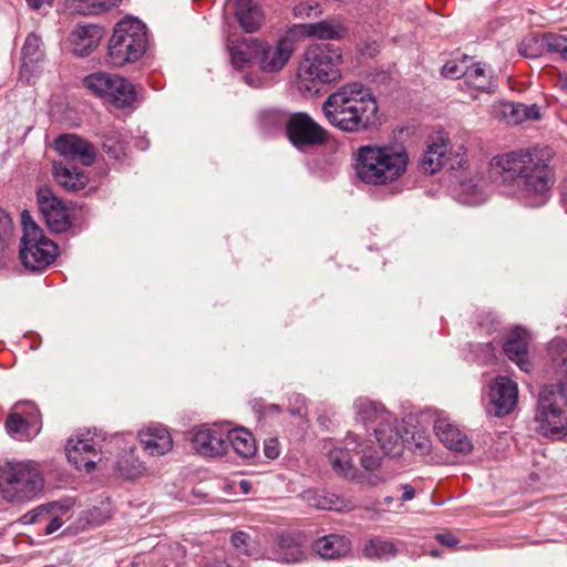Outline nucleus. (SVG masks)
Instances as JSON below:
<instances>
[{
    "label": "nucleus",
    "instance_id": "obj_48",
    "mask_svg": "<svg viewBox=\"0 0 567 567\" xmlns=\"http://www.w3.org/2000/svg\"><path fill=\"white\" fill-rule=\"evenodd\" d=\"M405 447L419 455H426L431 451V440L421 432L413 433L405 439Z\"/></svg>",
    "mask_w": 567,
    "mask_h": 567
},
{
    "label": "nucleus",
    "instance_id": "obj_31",
    "mask_svg": "<svg viewBox=\"0 0 567 567\" xmlns=\"http://www.w3.org/2000/svg\"><path fill=\"white\" fill-rule=\"evenodd\" d=\"M313 550L323 559H339L350 553L351 543L346 536L330 534L317 539Z\"/></svg>",
    "mask_w": 567,
    "mask_h": 567
},
{
    "label": "nucleus",
    "instance_id": "obj_61",
    "mask_svg": "<svg viewBox=\"0 0 567 567\" xmlns=\"http://www.w3.org/2000/svg\"><path fill=\"white\" fill-rule=\"evenodd\" d=\"M485 347H486L488 350H491V351H492V343H491V342H487V343L485 344Z\"/></svg>",
    "mask_w": 567,
    "mask_h": 567
},
{
    "label": "nucleus",
    "instance_id": "obj_51",
    "mask_svg": "<svg viewBox=\"0 0 567 567\" xmlns=\"http://www.w3.org/2000/svg\"><path fill=\"white\" fill-rule=\"evenodd\" d=\"M462 188L463 192L473 196L472 199H468V204L476 205L484 200L482 187L478 184L473 183L472 181L464 182L462 183Z\"/></svg>",
    "mask_w": 567,
    "mask_h": 567
},
{
    "label": "nucleus",
    "instance_id": "obj_11",
    "mask_svg": "<svg viewBox=\"0 0 567 567\" xmlns=\"http://www.w3.org/2000/svg\"><path fill=\"white\" fill-rule=\"evenodd\" d=\"M466 162V150L458 145L455 150L450 148L449 138L439 134L433 136L427 144L426 151L420 161V167L429 174H434L443 166L451 169L462 167Z\"/></svg>",
    "mask_w": 567,
    "mask_h": 567
},
{
    "label": "nucleus",
    "instance_id": "obj_49",
    "mask_svg": "<svg viewBox=\"0 0 567 567\" xmlns=\"http://www.w3.org/2000/svg\"><path fill=\"white\" fill-rule=\"evenodd\" d=\"M12 231V220L10 216L0 208V266L3 264L4 248Z\"/></svg>",
    "mask_w": 567,
    "mask_h": 567
},
{
    "label": "nucleus",
    "instance_id": "obj_20",
    "mask_svg": "<svg viewBox=\"0 0 567 567\" xmlns=\"http://www.w3.org/2000/svg\"><path fill=\"white\" fill-rule=\"evenodd\" d=\"M143 451L150 456H163L172 451L173 437L166 426L151 423L137 433Z\"/></svg>",
    "mask_w": 567,
    "mask_h": 567
},
{
    "label": "nucleus",
    "instance_id": "obj_16",
    "mask_svg": "<svg viewBox=\"0 0 567 567\" xmlns=\"http://www.w3.org/2000/svg\"><path fill=\"white\" fill-rule=\"evenodd\" d=\"M190 442L193 449L206 457H218L228 452L227 429L218 425L195 427Z\"/></svg>",
    "mask_w": 567,
    "mask_h": 567
},
{
    "label": "nucleus",
    "instance_id": "obj_27",
    "mask_svg": "<svg viewBox=\"0 0 567 567\" xmlns=\"http://www.w3.org/2000/svg\"><path fill=\"white\" fill-rule=\"evenodd\" d=\"M101 38V29L97 25H79L70 34V48L75 55L86 56L97 48Z\"/></svg>",
    "mask_w": 567,
    "mask_h": 567
},
{
    "label": "nucleus",
    "instance_id": "obj_7",
    "mask_svg": "<svg viewBox=\"0 0 567 567\" xmlns=\"http://www.w3.org/2000/svg\"><path fill=\"white\" fill-rule=\"evenodd\" d=\"M148 48L146 25L137 18L127 16L120 20L109 40L107 61L123 66L140 60Z\"/></svg>",
    "mask_w": 567,
    "mask_h": 567
},
{
    "label": "nucleus",
    "instance_id": "obj_6",
    "mask_svg": "<svg viewBox=\"0 0 567 567\" xmlns=\"http://www.w3.org/2000/svg\"><path fill=\"white\" fill-rule=\"evenodd\" d=\"M44 476L39 463L31 460L9 461L0 465V495L12 504L28 503L39 497Z\"/></svg>",
    "mask_w": 567,
    "mask_h": 567
},
{
    "label": "nucleus",
    "instance_id": "obj_41",
    "mask_svg": "<svg viewBox=\"0 0 567 567\" xmlns=\"http://www.w3.org/2000/svg\"><path fill=\"white\" fill-rule=\"evenodd\" d=\"M113 78L114 74L111 73L95 72L84 79V85L92 93L103 99L107 94L110 85L112 86Z\"/></svg>",
    "mask_w": 567,
    "mask_h": 567
},
{
    "label": "nucleus",
    "instance_id": "obj_46",
    "mask_svg": "<svg viewBox=\"0 0 567 567\" xmlns=\"http://www.w3.org/2000/svg\"><path fill=\"white\" fill-rule=\"evenodd\" d=\"M546 50L550 53L558 54L563 60L567 61V37L556 33L545 34Z\"/></svg>",
    "mask_w": 567,
    "mask_h": 567
},
{
    "label": "nucleus",
    "instance_id": "obj_2",
    "mask_svg": "<svg viewBox=\"0 0 567 567\" xmlns=\"http://www.w3.org/2000/svg\"><path fill=\"white\" fill-rule=\"evenodd\" d=\"M548 357L556 383L542 389L537 420L545 435L560 437L567 433V342L553 339Z\"/></svg>",
    "mask_w": 567,
    "mask_h": 567
},
{
    "label": "nucleus",
    "instance_id": "obj_38",
    "mask_svg": "<svg viewBox=\"0 0 567 567\" xmlns=\"http://www.w3.org/2000/svg\"><path fill=\"white\" fill-rule=\"evenodd\" d=\"M464 82L480 91H489L494 85L491 71L485 65L473 62L472 59L467 64Z\"/></svg>",
    "mask_w": 567,
    "mask_h": 567
},
{
    "label": "nucleus",
    "instance_id": "obj_3",
    "mask_svg": "<svg viewBox=\"0 0 567 567\" xmlns=\"http://www.w3.org/2000/svg\"><path fill=\"white\" fill-rule=\"evenodd\" d=\"M327 120L344 132H358L378 124L374 96L360 83L342 86L322 105Z\"/></svg>",
    "mask_w": 567,
    "mask_h": 567
},
{
    "label": "nucleus",
    "instance_id": "obj_5",
    "mask_svg": "<svg viewBox=\"0 0 567 567\" xmlns=\"http://www.w3.org/2000/svg\"><path fill=\"white\" fill-rule=\"evenodd\" d=\"M341 51L332 44L317 43L309 45L299 65L298 87L302 92L317 93L321 84L337 82L341 79Z\"/></svg>",
    "mask_w": 567,
    "mask_h": 567
},
{
    "label": "nucleus",
    "instance_id": "obj_42",
    "mask_svg": "<svg viewBox=\"0 0 567 567\" xmlns=\"http://www.w3.org/2000/svg\"><path fill=\"white\" fill-rule=\"evenodd\" d=\"M545 48V34L542 38L527 35L520 41L518 52L524 58L536 59L543 55Z\"/></svg>",
    "mask_w": 567,
    "mask_h": 567
},
{
    "label": "nucleus",
    "instance_id": "obj_44",
    "mask_svg": "<svg viewBox=\"0 0 567 567\" xmlns=\"http://www.w3.org/2000/svg\"><path fill=\"white\" fill-rule=\"evenodd\" d=\"M118 132H111L103 142V150L110 157L120 159L126 154V146Z\"/></svg>",
    "mask_w": 567,
    "mask_h": 567
},
{
    "label": "nucleus",
    "instance_id": "obj_19",
    "mask_svg": "<svg viewBox=\"0 0 567 567\" xmlns=\"http://www.w3.org/2000/svg\"><path fill=\"white\" fill-rule=\"evenodd\" d=\"M71 504L66 502H52L40 505L25 513L21 520L23 524H43L44 534L51 535L63 525V516L70 511Z\"/></svg>",
    "mask_w": 567,
    "mask_h": 567
},
{
    "label": "nucleus",
    "instance_id": "obj_29",
    "mask_svg": "<svg viewBox=\"0 0 567 567\" xmlns=\"http://www.w3.org/2000/svg\"><path fill=\"white\" fill-rule=\"evenodd\" d=\"M504 352L522 371L528 372L532 369V363L528 359L526 330L515 328L504 343Z\"/></svg>",
    "mask_w": 567,
    "mask_h": 567
},
{
    "label": "nucleus",
    "instance_id": "obj_14",
    "mask_svg": "<svg viewBox=\"0 0 567 567\" xmlns=\"http://www.w3.org/2000/svg\"><path fill=\"white\" fill-rule=\"evenodd\" d=\"M97 443L90 432L76 434L68 440L65 452L70 463L78 470L92 472L102 457L96 450Z\"/></svg>",
    "mask_w": 567,
    "mask_h": 567
},
{
    "label": "nucleus",
    "instance_id": "obj_4",
    "mask_svg": "<svg viewBox=\"0 0 567 567\" xmlns=\"http://www.w3.org/2000/svg\"><path fill=\"white\" fill-rule=\"evenodd\" d=\"M409 155L402 144L363 145L355 152V173L368 185L391 184L402 177Z\"/></svg>",
    "mask_w": 567,
    "mask_h": 567
},
{
    "label": "nucleus",
    "instance_id": "obj_53",
    "mask_svg": "<svg viewBox=\"0 0 567 567\" xmlns=\"http://www.w3.org/2000/svg\"><path fill=\"white\" fill-rule=\"evenodd\" d=\"M264 453L267 458L275 460L279 456V443L277 439H268L264 444Z\"/></svg>",
    "mask_w": 567,
    "mask_h": 567
},
{
    "label": "nucleus",
    "instance_id": "obj_32",
    "mask_svg": "<svg viewBox=\"0 0 567 567\" xmlns=\"http://www.w3.org/2000/svg\"><path fill=\"white\" fill-rule=\"evenodd\" d=\"M235 16L246 32L257 31L264 21L262 9L255 0H235Z\"/></svg>",
    "mask_w": 567,
    "mask_h": 567
},
{
    "label": "nucleus",
    "instance_id": "obj_25",
    "mask_svg": "<svg viewBox=\"0 0 567 567\" xmlns=\"http://www.w3.org/2000/svg\"><path fill=\"white\" fill-rule=\"evenodd\" d=\"M300 34L319 40H340L347 34V27L339 18L326 19L316 23L296 25Z\"/></svg>",
    "mask_w": 567,
    "mask_h": 567
},
{
    "label": "nucleus",
    "instance_id": "obj_21",
    "mask_svg": "<svg viewBox=\"0 0 567 567\" xmlns=\"http://www.w3.org/2000/svg\"><path fill=\"white\" fill-rule=\"evenodd\" d=\"M54 148L64 158L78 161L85 166L92 165L96 157L94 146L74 134L59 136L54 141Z\"/></svg>",
    "mask_w": 567,
    "mask_h": 567
},
{
    "label": "nucleus",
    "instance_id": "obj_57",
    "mask_svg": "<svg viewBox=\"0 0 567 567\" xmlns=\"http://www.w3.org/2000/svg\"><path fill=\"white\" fill-rule=\"evenodd\" d=\"M293 399H295V402H296L297 406L296 408H291L290 412L292 414H301L303 409H305V398L301 396L300 394H296L293 396Z\"/></svg>",
    "mask_w": 567,
    "mask_h": 567
},
{
    "label": "nucleus",
    "instance_id": "obj_10",
    "mask_svg": "<svg viewBox=\"0 0 567 567\" xmlns=\"http://www.w3.org/2000/svg\"><path fill=\"white\" fill-rule=\"evenodd\" d=\"M262 122L285 124L288 138L298 148L322 144L327 138L326 131L305 113L293 114L286 121L278 112L269 111L262 115Z\"/></svg>",
    "mask_w": 567,
    "mask_h": 567
},
{
    "label": "nucleus",
    "instance_id": "obj_28",
    "mask_svg": "<svg viewBox=\"0 0 567 567\" xmlns=\"http://www.w3.org/2000/svg\"><path fill=\"white\" fill-rule=\"evenodd\" d=\"M357 417L368 431L373 432V427L388 426L386 421H391L392 414L388 412L381 403L359 399L354 403Z\"/></svg>",
    "mask_w": 567,
    "mask_h": 567
},
{
    "label": "nucleus",
    "instance_id": "obj_24",
    "mask_svg": "<svg viewBox=\"0 0 567 567\" xmlns=\"http://www.w3.org/2000/svg\"><path fill=\"white\" fill-rule=\"evenodd\" d=\"M434 431L439 440L450 450L460 453H470L472 442L455 424L449 419L439 417L434 423Z\"/></svg>",
    "mask_w": 567,
    "mask_h": 567
},
{
    "label": "nucleus",
    "instance_id": "obj_52",
    "mask_svg": "<svg viewBox=\"0 0 567 567\" xmlns=\"http://www.w3.org/2000/svg\"><path fill=\"white\" fill-rule=\"evenodd\" d=\"M478 326L484 328L487 333H492L493 331H496L498 321L492 312H486L484 317L480 319Z\"/></svg>",
    "mask_w": 567,
    "mask_h": 567
},
{
    "label": "nucleus",
    "instance_id": "obj_58",
    "mask_svg": "<svg viewBox=\"0 0 567 567\" xmlns=\"http://www.w3.org/2000/svg\"><path fill=\"white\" fill-rule=\"evenodd\" d=\"M239 487H240L243 493L247 494L251 489V483L249 481H247V480H241L239 482Z\"/></svg>",
    "mask_w": 567,
    "mask_h": 567
},
{
    "label": "nucleus",
    "instance_id": "obj_37",
    "mask_svg": "<svg viewBox=\"0 0 567 567\" xmlns=\"http://www.w3.org/2000/svg\"><path fill=\"white\" fill-rule=\"evenodd\" d=\"M227 441L228 447L231 446L243 457L254 456L257 452L252 434L245 429L227 430Z\"/></svg>",
    "mask_w": 567,
    "mask_h": 567
},
{
    "label": "nucleus",
    "instance_id": "obj_59",
    "mask_svg": "<svg viewBox=\"0 0 567 567\" xmlns=\"http://www.w3.org/2000/svg\"><path fill=\"white\" fill-rule=\"evenodd\" d=\"M557 85L563 90H567V74H559Z\"/></svg>",
    "mask_w": 567,
    "mask_h": 567
},
{
    "label": "nucleus",
    "instance_id": "obj_22",
    "mask_svg": "<svg viewBox=\"0 0 567 567\" xmlns=\"http://www.w3.org/2000/svg\"><path fill=\"white\" fill-rule=\"evenodd\" d=\"M24 406L27 416L13 412L6 422V429L10 436L16 440H31L40 432V419L37 408L30 403L17 405L16 409Z\"/></svg>",
    "mask_w": 567,
    "mask_h": 567
},
{
    "label": "nucleus",
    "instance_id": "obj_9",
    "mask_svg": "<svg viewBox=\"0 0 567 567\" xmlns=\"http://www.w3.org/2000/svg\"><path fill=\"white\" fill-rule=\"evenodd\" d=\"M23 237L20 258L25 268L32 271L44 270L58 256V246L44 236L42 229L29 215L22 214Z\"/></svg>",
    "mask_w": 567,
    "mask_h": 567
},
{
    "label": "nucleus",
    "instance_id": "obj_8",
    "mask_svg": "<svg viewBox=\"0 0 567 567\" xmlns=\"http://www.w3.org/2000/svg\"><path fill=\"white\" fill-rule=\"evenodd\" d=\"M323 450L328 453L333 471L347 478H360L359 471L353 463V455L359 456L361 466L367 471H374L380 465L381 458L378 452L352 433H348L340 445H336L331 439L326 441Z\"/></svg>",
    "mask_w": 567,
    "mask_h": 567
},
{
    "label": "nucleus",
    "instance_id": "obj_54",
    "mask_svg": "<svg viewBox=\"0 0 567 567\" xmlns=\"http://www.w3.org/2000/svg\"><path fill=\"white\" fill-rule=\"evenodd\" d=\"M437 540L449 547H454L458 543L457 538L451 533H443L436 535Z\"/></svg>",
    "mask_w": 567,
    "mask_h": 567
},
{
    "label": "nucleus",
    "instance_id": "obj_39",
    "mask_svg": "<svg viewBox=\"0 0 567 567\" xmlns=\"http://www.w3.org/2000/svg\"><path fill=\"white\" fill-rule=\"evenodd\" d=\"M363 551L369 558L388 559L396 554V547L393 542L373 538L365 544Z\"/></svg>",
    "mask_w": 567,
    "mask_h": 567
},
{
    "label": "nucleus",
    "instance_id": "obj_18",
    "mask_svg": "<svg viewBox=\"0 0 567 567\" xmlns=\"http://www.w3.org/2000/svg\"><path fill=\"white\" fill-rule=\"evenodd\" d=\"M518 389L516 382L507 377H498L489 388L488 413L495 416L509 414L517 403Z\"/></svg>",
    "mask_w": 567,
    "mask_h": 567
},
{
    "label": "nucleus",
    "instance_id": "obj_26",
    "mask_svg": "<svg viewBox=\"0 0 567 567\" xmlns=\"http://www.w3.org/2000/svg\"><path fill=\"white\" fill-rule=\"evenodd\" d=\"M493 116L517 125L526 120H538L539 107L536 104L526 105L513 102H499L493 106Z\"/></svg>",
    "mask_w": 567,
    "mask_h": 567
},
{
    "label": "nucleus",
    "instance_id": "obj_35",
    "mask_svg": "<svg viewBox=\"0 0 567 567\" xmlns=\"http://www.w3.org/2000/svg\"><path fill=\"white\" fill-rule=\"evenodd\" d=\"M55 181L69 192H75L86 186L89 178L84 172L69 167L66 164L55 162L53 164Z\"/></svg>",
    "mask_w": 567,
    "mask_h": 567
},
{
    "label": "nucleus",
    "instance_id": "obj_40",
    "mask_svg": "<svg viewBox=\"0 0 567 567\" xmlns=\"http://www.w3.org/2000/svg\"><path fill=\"white\" fill-rule=\"evenodd\" d=\"M112 515V506L110 501L103 499L100 505L93 506L83 513L82 519L85 526L95 527L105 523Z\"/></svg>",
    "mask_w": 567,
    "mask_h": 567
},
{
    "label": "nucleus",
    "instance_id": "obj_56",
    "mask_svg": "<svg viewBox=\"0 0 567 567\" xmlns=\"http://www.w3.org/2000/svg\"><path fill=\"white\" fill-rule=\"evenodd\" d=\"M28 6L34 10H41L45 6L51 7L52 0H25Z\"/></svg>",
    "mask_w": 567,
    "mask_h": 567
},
{
    "label": "nucleus",
    "instance_id": "obj_33",
    "mask_svg": "<svg viewBox=\"0 0 567 567\" xmlns=\"http://www.w3.org/2000/svg\"><path fill=\"white\" fill-rule=\"evenodd\" d=\"M114 470L125 480H135L147 475L148 470L143 461L135 455V447L131 446L116 460Z\"/></svg>",
    "mask_w": 567,
    "mask_h": 567
},
{
    "label": "nucleus",
    "instance_id": "obj_60",
    "mask_svg": "<svg viewBox=\"0 0 567 567\" xmlns=\"http://www.w3.org/2000/svg\"><path fill=\"white\" fill-rule=\"evenodd\" d=\"M392 501H393V497H391V496H388V497H385V498H384V502H385L386 504H391V503H392Z\"/></svg>",
    "mask_w": 567,
    "mask_h": 567
},
{
    "label": "nucleus",
    "instance_id": "obj_23",
    "mask_svg": "<svg viewBox=\"0 0 567 567\" xmlns=\"http://www.w3.org/2000/svg\"><path fill=\"white\" fill-rule=\"evenodd\" d=\"M386 423L388 426L373 427V435L385 455L398 457L405 449V437L401 434L395 417L392 416Z\"/></svg>",
    "mask_w": 567,
    "mask_h": 567
},
{
    "label": "nucleus",
    "instance_id": "obj_45",
    "mask_svg": "<svg viewBox=\"0 0 567 567\" xmlns=\"http://www.w3.org/2000/svg\"><path fill=\"white\" fill-rule=\"evenodd\" d=\"M471 62L470 56H464L462 60H451L447 61L442 70L441 73L444 78L447 79H460L465 76L467 64Z\"/></svg>",
    "mask_w": 567,
    "mask_h": 567
},
{
    "label": "nucleus",
    "instance_id": "obj_1",
    "mask_svg": "<svg viewBox=\"0 0 567 567\" xmlns=\"http://www.w3.org/2000/svg\"><path fill=\"white\" fill-rule=\"evenodd\" d=\"M493 183L519 189L530 206L543 205L555 183L545 150L525 148L494 156L488 165Z\"/></svg>",
    "mask_w": 567,
    "mask_h": 567
},
{
    "label": "nucleus",
    "instance_id": "obj_43",
    "mask_svg": "<svg viewBox=\"0 0 567 567\" xmlns=\"http://www.w3.org/2000/svg\"><path fill=\"white\" fill-rule=\"evenodd\" d=\"M42 56L41 39L37 34H29L22 48V65L27 68L29 64L40 61Z\"/></svg>",
    "mask_w": 567,
    "mask_h": 567
},
{
    "label": "nucleus",
    "instance_id": "obj_15",
    "mask_svg": "<svg viewBox=\"0 0 567 567\" xmlns=\"http://www.w3.org/2000/svg\"><path fill=\"white\" fill-rule=\"evenodd\" d=\"M261 556L282 564H293L303 560L306 554L301 537L280 533L268 542Z\"/></svg>",
    "mask_w": 567,
    "mask_h": 567
},
{
    "label": "nucleus",
    "instance_id": "obj_50",
    "mask_svg": "<svg viewBox=\"0 0 567 567\" xmlns=\"http://www.w3.org/2000/svg\"><path fill=\"white\" fill-rule=\"evenodd\" d=\"M292 13L298 19H305L310 18L312 16H318L320 11L318 4H312L310 2H300L293 7Z\"/></svg>",
    "mask_w": 567,
    "mask_h": 567
},
{
    "label": "nucleus",
    "instance_id": "obj_47",
    "mask_svg": "<svg viewBox=\"0 0 567 567\" xmlns=\"http://www.w3.org/2000/svg\"><path fill=\"white\" fill-rule=\"evenodd\" d=\"M231 64L237 69H244L250 64L249 47L238 43L228 47Z\"/></svg>",
    "mask_w": 567,
    "mask_h": 567
},
{
    "label": "nucleus",
    "instance_id": "obj_34",
    "mask_svg": "<svg viewBox=\"0 0 567 567\" xmlns=\"http://www.w3.org/2000/svg\"><path fill=\"white\" fill-rule=\"evenodd\" d=\"M103 99L117 107H126L135 102L136 91L126 79L114 74L112 86L110 85L109 92Z\"/></svg>",
    "mask_w": 567,
    "mask_h": 567
},
{
    "label": "nucleus",
    "instance_id": "obj_55",
    "mask_svg": "<svg viewBox=\"0 0 567 567\" xmlns=\"http://www.w3.org/2000/svg\"><path fill=\"white\" fill-rule=\"evenodd\" d=\"M401 489L403 491L401 501L406 502V501H411L412 498H414L415 492H414L413 486H411L410 484H403V485H401Z\"/></svg>",
    "mask_w": 567,
    "mask_h": 567
},
{
    "label": "nucleus",
    "instance_id": "obj_13",
    "mask_svg": "<svg viewBox=\"0 0 567 567\" xmlns=\"http://www.w3.org/2000/svg\"><path fill=\"white\" fill-rule=\"evenodd\" d=\"M37 198L40 212L52 231L62 233L70 228L69 208L54 195L50 187H40L37 192Z\"/></svg>",
    "mask_w": 567,
    "mask_h": 567
},
{
    "label": "nucleus",
    "instance_id": "obj_17",
    "mask_svg": "<svg viewBox=\"0 0 567 567\" xmlns=\"http://www.w3.org/2000/svg\"><path fill=\"white\" fill-rule=\"evenodd\" d=\"M230 545L234 553L239 557L250 558L258 556V549L252 537L244 532L237 530L230 536ZM198 567H248L247 559H233L230 561H224L217 555H209L202 558Z\"/></svg>",
    "mask_w": 567,
    "mask_h": 567
},
{
    "label": "nucleus",
    "instance_id": "obj_36",
    "mask_svg": "<svg viewBox=\"0 0 567 567\" xmlns=\"http://www.w3.org/2000/svg\"><path fill=\"white\" fill-rule=\"evenodd\" d=\"M121 0H66L65 8L71 14L93 16L105 12Z\"/></svg>",
    "mask_w": 567,
    "mask_h": 567
},
{
    "label": "nucleus",
    "instance_id": "obj_30",
    "mask_svg": "<svg viewBox=\"0 0 567 567\" xmlns=\"http://www.w3.org/2000/svg\"><path fill=\"white\" fill-rule=\"evenodd\" d=\"M305 501L312 507L326 511H351L354 503L327 491L309 489L303 493Z\"/></svg>",
    "mask_w": 567,
    "mask_h": 567
},
{
    "label": "nucleus",
    "instance_id": "obj_12",
    "mask_svg": "<svg viewBox=\"0 0 567 567\" xmlns=\"http://www.w3.org/2000/svg\"><path fill=\"white\" fill-rule=\"evenodd\" d=\"M296 50L292 30L272 42H257L254 45L255 59L265 73L281 71Z\"/></svg>",
    "mask_w": 567,
    "mask_h": 567
}]
</instances>
